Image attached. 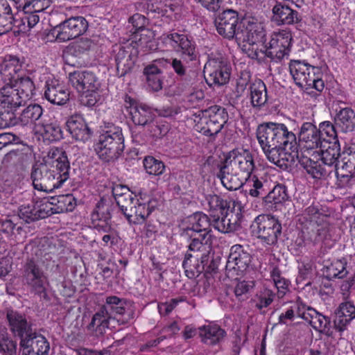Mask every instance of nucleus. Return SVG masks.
<instances>
[{"label": "nucleus", "instance_id": "48", "mask_svg": "<svg viewBox=\"0 0 355 355\" xmlns=\"http://www.w3.org/2000/svg\"><path fill=\"white\" fill-rule=\"evenodd\" d=\"M339 163L341 171L355 174V144L344 147Z\"/></svg>", "mask_w": 355, "mask_h": 355}, {"label": "nucleus", "instance_id": "9", "mask_svg": "<svg viewBox=\"0 0 355 355\" xmlns=\"http://www.w3.org/2000/svg\"><path fill=\"white\" fill-rule=\"evenodd\" d=\"M252 232L261 243L274 245L282 234V224L273 216L261 214L257 216L251 225Z\"/></svg>", "mask_w": 355, "mask_h": 355}, {"label": "nucleus", "instance_id": "30", "mask_svg": "<svg viewBox=\"0 0 355 355\" xmlns=\"http://www.w3.org/2000/svg\"><path fill=\"white\" fill-rule=\"evenodd\" d=\"M44 97L50 103L58 105L65 104L69 100L68 89L57 80L47 81Z\"/></svg>", "mask_w": 355, "mask_h": 355}, {"label": "nucleus", "instance_id": "15", "mask_svg": "<svg viewBox=\"0 0 355 355\" xmlns=\"http://www.w3.org/2000/svg\"><path fill=\"white\" fill-rule=\"evenodd\" d=\"M88 22L82 16L71 17L54 27L52 34L59 42L79 37L86 32Z\"/></svg>", "mask_w": 355, "mask_h": 355}, {"label": "nucleus", "instance_id": "38", "mask_svg": "<svg viewBox=\"0 0 355 355\" xmlns=\"http://www.w3.org/2000/svg\"><path fill=\"white\" fill-rule=\"evenodd\" d=\"M347 261L345 258L334 259L330 263L325 264L322 269L324 277L329 280L334 279H343L349 273L347 268Z\"/></svg>", "mask_w": 355, "mask_h": 355}, {"label": "nucleus", "instance_id": "20", "mask_svg": "<svg viewBox=\"0 0 355 355\" xmlns=\"http://www.w3.org/2000/svg\"><path fill=\"white\" fill-rule=\"evenodd\" d=\"M21 355H48L50 345L47 339L34 331L33 335L19 342Z\"/></svg>", "mask_w": 355, "mask_h": 355}, {"label": "nucleus", "instance_id": "46", "mask_svg": "<svg viewBox=\"0 0 355 355\" xmlns=\"http://www.w3.org/2000/svg\"><path fill=\"white\" fill-rule=\"evenodd\" d=\"M125 300L115 295L106 297L105 304L101 307L110 318L116 315H123L125 312Z\"/></svg>", "mask_w": 355, "mask_h": 355}, {"label": "nucleus", "instance_id": "3", "mask_svg": "<svg viewBox=\"0 0 355 355\" xmlns=\"http://www.w3.org/2000/svg\"><path fill=\"white\" fill-rule=\"evenodd\" d=\"M114 195L116 204L128 221L135 225L144 223L158 206L156 198H138L128 192Z\"/></svg>", "mask_w": 355, "mask_h": 355}, {"label": "nucleus", "instance_id": "19", "mask_svg": "<svg viewBox=\"0 0 355 355\" xmlns=\"http://www.w3.org/2000/svg\"><path fill=\"white\" fill-rule=\"evenodd\" d=\"M17 107H9L8 111L12 114V124L9 127L15 125L21 126L40 125L42 121L44 110L41 105L37 103L30 104L22 110L19 116H16L15 110Z\"/></svg>", "mask_w": 355, "mask_h": 355}, {"label": "nucleus", "instance_id": "35", "mask_svg": "<svg viewBox=\"0 0 355 355\" xmlns=\"http://www.w3.org/2000/svg\"><path fill=\"white\" fill-rule=\"evenodd\" d=\"M201 341L207 345H216L226 337V331L219 325L214 323L205 324L198 328Z\"/></svg>", "mask_w": 355, "mask_h": 355}, {"label": "nucleus", "instance_id": "55", "mask_svg": "<svg viewBox=\"0 0 355 355\" xmlns=\"http://www.w3.org/2000/svg\"><path fill=\"white\" fill-rule=\"evenodd\" d=\"M276 295L277 293L268 288H261L254 295L255 307L259 310L268 307L275 299Z\"/></svg>", "mask_w": 355, "mask_h": 355}, {"label": "nucleus", "instance_id": "34", "mask_svg": "<svg viewBox=\"0 0 355 355\" xmlns=\"http://www.w3.org/2000/svg\"><path fill=\"white\" fill-rule=\"evenodd\" d=\"M197 64L182 63L177 58L171 60V65L181 81L188 86H192L197 83L199 73L197 69H190Z\"/></svg>", "mask_w": 355, "mask_h": 355}, {"label": "nucleus", "instance_id": "54", "mask_svg": "<svg viewBox=\"0 0 355 355\" xmlns=\"http://www.w3.org/2000/svg\"><path fill=\"white\" fill-rule=\"evenodd\" d=\"M309 73H307L305 86H313L318 91H323L324 82L322 80L323 73L321 67L309 64Z\"/></svg>", "mask_w": 355, "mask_h": 355}, {"label": "nucleus", "instance_id": "43", "mask_svg": "<svg viewBox=\"0 0 355 355\" xmlns=\"http://www.w3.org/2000/svg\"><path fill=\"white\" fill-rule=\"evenodd\" d=\"M92 45V42L88 38H81L80 40L71 43L65 51V62L67 64L75 66V63H71L69 61V57H80L82 55L89 51Z\"/></svg>", "mask_w": 355, "mask_h": 355}, {"label": "nucleus", "instance_id": "53", "mask_svg": "<svg viewBox=\"0 0 355 355\" xmlns=\"http://www.w3.org/2000/svg\"><path fill=\"white\" fill-rule=\"evenodd\" d=\"M51 3L52 0H21L17 10H22L25 13L40 12L49 8Z\"/></svg>", "mask_w": 355, "mask_h": 355}, {"label": "nucleus", "instance_id": "27", "mask_svg": "<svg viewBox=\"0 0 355 355\" xmlns=\"http://www.w3.org/2000/svg\"><path fill=\"white\" fill-rule=\"evenodd\" d=\"M67 131L76 141L85 142L91 137L92 132L84 118L79 115H72L66 121Z\"/></svg>", "mask_w": 355, "mask_h": 355}, {"label": "nucleus", "instance_id": "4", "mask_svg": "<svg viewBox=\"0 0 355 355\" xmlns=\"http://www.w3.org/2000/svg\"><path fill=\"white\" fill-rule=\"evenodd\" d=\"M105 130L95 144V151L104 162H114L122 155L124 148V137L122 129L113 123H107Z\"/></svg>", "mask_w": 355, "mask_h": 355}, {"label": "nucleus", "instance_id": "18", "mask_svg": "<svg viewBox=\"0 0 355 355\" xmlns=\"http://www.w3.org/2000/svg\"><path fill=\"white\" fill-rule=\"evenodd\" d=\"M309 157L302 153L300 155L297 152L295 158L298 159L300 166L306 171V173L313 179L326 180L332 174V169L325 165V164L315 155V153Z\"/></svg>", "mask_w": 355, "mask_h": 355}, {"label": "nucleus", "instance_id": "37", "mask_svg": "<svg viewBox=\"0 0 355 355\" xmlns=\"http://www.w3.org/2000/svg\"><path fill=\"white\" fill-rule=\"evenodd\" d=\"M325 150H320V153L316 152V156L325 164V165L332 169L334 173L338 166V158L341 157L340 146L338 140H335Z\"/></svg>", "mask_w": 355, "mask_h": 355}, {"label": "nucleus", "instance_id": "61", "mask_svg": "<svg viewBox=\"0 0 355 355\" xmlns=\"http://www.w3.org/2000/svg\"><path fill=\"white\" fill-rule=\"evenodd\" d=\"M112 205L104 199H101L96 204L91 215V220L111 219Z\"/></svg>", "mask_w": 355, "mask_h": 355}, {"label": "nucleus", "instance_id": "1", "mask_svg": "<svg viewBox=\"0 0 355 355\" xmlns=\"http://www.w3.org/2000/svg\"><path fill=\"white\" fill-rule=\"evenodd\" d=\"M258 141L268 159L286 169L295 162L297 144L295 135L284 123H264L257 130Z\"/></svg>", "mask_w": 355, "mask_h": 355}, {"label": "nucleus", "instance_id": "22", "mask_svg": "<svg viewBox=\"0 0 355 355\" xmlns=\"http://www.w3.org/2000/svg\"><path fill=\"white\" fill-rule=\"evenodd\" d=\"M0 67V74L5 87L13 82H16V80L19 79V76L24 73L22 62L16 55H6Z\"/></svg>", "mask_w": 355, "mask_h": 355}, {"label": "nucleus", "instance_id": "7", "mask_svg": "<svg viewBox=\"0 0 355 355\" xmlns=\"http://www.w3.org/2000/svg\"><path fill=\"white\" fill-rule=\"evenodd\" d=\"M35 89L32 78L24 73L16 82L3 87L1 92L10 107H19L33 96Z\"/></svg>", "mask_w": 355, "mask_h": 355}, {"label": "nucleus", "instance_id": "32", "mask_svg": "<svg viewBox=\"0 0 355 355\" xmlns=\"http://www.w3.org/2000/svg\"><path fill=\"white\" fill-rule=\"evenodd\" d=\"M209 256L205 254H193L189 252H187L184 259L182 262V267L185 270L186 275L190 278L198 277L205 270V262L207 261Z\"/></svg>", "mask_w": 355, "mask_h": 355}, {"label": "nucleus", "instance_id": "47", "mask_svg": "<svg viewBox=\"0 0 355 355\" xmlns=\"http://www.w3.org/2000/svg\"><path fill=\"white\" fill-rule=\"evenodd\" d=\"M115 49V62L117 74L119 76H125L131 69L132 62L130 53L123 46H118Z\"/></svg>", "mask_w": 355, "mask_h": 355}, {"label": "nucleus", "instance_id": "11", "mask_svg": "<svg viewBox=\"0 0 355 355\" xmlns=\"http://www.w3.org/2000/svg\"><path fill=\"white\" fill-rule=\"evenodd\" d=\"M231 69L226 59L221 57L209 58L204 67L206 83L210 87L225 85L230 80Z\"/></svg>", "mask_w": 355, "mask_h": 355}, {"label": "nucleus", "instance_id": "17", "mask_svg": "<svg viewBox=\"0 0 355 355\" xmlns=\"http://www.w3.org/2000/svg\"><path fill=\"white\" fill-rule=\"evenodd\" d=\"M242 20L237 11L232 9L223 10L215 19L218 33L228 40H236L239 26Z\"/></svg>", "mask_w": 355, "mask_h": 355}, {"label": "nucleus", "instance_id": "10", "mask_svg": "<svg viewBox=\"0 0 355 355\" xmlns=\"http://www.w3.org/2000/svg\"><path fill=\"white\" fill-rule=\"evenodd\" d=\"M22 282L32 293L46 298V277L38 262L30 259L24 263L21 272Z\"/></svg>", "mask_w": 355, "mask_h": 355}, {"label": "nucleus", "instance_id": "63", "mask_svg": "<svg viewBox=\"0 0 355 355\" xmlns=\"http://www.w3.org/2000/svg\"><path fill=\"white\" fill-rule=\"evenodd\" d=\"M270 276L274 282L275 286L277 290L278 297L282 298L288 290L290 282L282 277L281 271L277 267H274L270 272Z\"/></svg>", "mask_w": 355, "mask_h": 355}, {"label": "nucleus", "instance_id": "25", "mask_svg": "<svg viewBox=\"0 0 355 355\" xmlns=\"http://www.w3.org/2000/svg\"><path fill=\"white\" fill-rule=\"evenodd\" d=\"M299 139L304 142L306 147L309 149L326 147L324 144L325 137H322L318 128L310 122L302 123L299 132Z\"/></svg>", "mask_w": 355, "mask_h": 355}, {"label": "nucleus", "instance_id": "52", "mask_svg": "<svg viewBox=\"0 0 355 355\" xmlns=\"http://www.w3.org/2000/svg\"><path fill=\"white\" fill-rule=\"evenodd\" d=\"M111 319L105 311L101 309L92 317L91 322L87 326L89 331H95L96 334H103L108 328L109 320Z\"/></svg>", "mask_w": 355, "mask_h": 355}, {"label": "nucleus", "instance_id": "40", "mask_svg": "<svg viewBox=\"0 0 355 355\" xmlns=\"http://www.w3.org/2000/svg\"><path fill=\"white\" fill-rule=\"evenodd\" d=\"M129 22L132 24L134 31V38L139 45H143L150 40V36H148L146 33H141L140 32H146L150 33L149 30L145 29L148 23V19L139 13H135L129 18Z\"/></svg>", "mask_w": 355, "mask_h": 355}, {"label": "nucleus", "instance_id": "2", "mask_svg": "<svg viewBox=\"0 0 355 355\" xmlns=\"http://www.w3.org/2000/svg\"><path fill=\"white\" fill-rule=\"evenodd\" d=\"M48 157L50 162L35 163L31 173L34 189L46 193L60 188L69 179L70 171L68 157L62 149H51Z\"/></svg>", "mask_w": 355, "mask_h": 355}, {"label": "nucleus", "instance_id": "23", "mask_svg": "<svg viewBox=\"0 0 355 355\" xmlns=\"http://www.w3.org/2000/svg\"><path fill=\"white\" fill-rule=\"evenodd\" d=\"M125 103H129L128 108L132 122L137 125L144 126L154 120L153 109L143 103H138L130 96H125Z\"/></svg>", "mask_w": 355, "mask_h": 355}, {"label": "nucleus", "instance_id": "36", "mask_svg": "<svg viewBox=\"0 0 355 355\" xmlns=\"http://www.w3.org/2000/svg\"><path fill=\"white\" fill-rule=\"evenodd\" d=\"M334 118L336 126L341 132L347 133L355 130V111L349 107H339Z\"/></svg>", "mask_w": 355, "mask_h": 355}, {"label": "nucleus", "instance_id": "56", "mask_svg": "<svg viewBox=\"0 0 355 355\" xmlns=\"http://www.w3.org/2000/svg\"><path fill=\"white\" fill-rule=\"evenodd\" d=\"M206 200L210 211H219L220 214L231 209L232 206L231 204L233 202H240L238 200H223L216 194L208 195L206 197Z\"/></svg>", "mask_w": 355, "mask_h": 355}, {"label": "nucleus", "instance_id": "64", "mask_svg": "<svg viewBox=\"0 0 355 355\" xmlns=\"http://www.w3.org/2000/svg\"><path fill=\"white\" fill-rule=\"evenodd\" d=\"M336 124L334 125L331 122L326 121L320 123L318 130H320V135L325 137V141H324V144L327 143H331L335 140H338L337 137V132L336 130Z\"/></svg>", "mask_w": 355, "mask_h": 355}, {"label": "nucleus", "instance_id": "60", "mask_svg": "<svg viewBox=\"0 0 355 355\" xmlns=\"http://www.w3.org/2000/svg\"><path fill=\"white\" fill-rule=\"evenodd\" d=\"M0 354L1 355H18L17 341L6 331L0 334Z\"/></svg>", "mask_w": 355, "mask_h": 355}, {"label": "nucleus", "instance_id": "6", "mask_svg": "<svg viewBox=\"0 0 355 355\" xmlns=\"http://www.w3.org/2000/svg\"><path fill=\"white\" fill-rule=\"evenodd\" d=\"M292 36L289 32L282 31L273 33L268 44H262L258 51L256 49L253 58L261 60L265 57L269 58L272 61L279 62L285 56H288L291 46Z\"/></svg>", "mask_w": 355, "mask_h": 355}, {"label": "nucleus", "instance_id": "29", "mask_svg": "<svg viewBox=\"0 0 355 355\" xmlns=\"http://www.w3.org/2000/svg\"><path fill=\"white\" fill-rule=\"evenodd\" d=\"M272 11V19L278 25L295 24L302 20V16L297 10L284 3H277Z\"/></svg>", "mask_w": 355, "mask_h": 355}, {"label": "nucleus", "instance_id": "16", "mask_svg": "<svg viewBox=\"0 0 355 355\" xmlns=\"http://www.w3.org/2000/svg\"><path fill=\"white\" fill-rule=\"evenodd\" d=\"M226 164L248 179L255 168L253 154L248 149H234L228 153L224 159Z\"/></svg>", "mask_w": 355, "mask_h": 355}, {"label": "nucleus", "instance_id": "21", "mask_svg": "<svg viewBox=\"0 0 355 355\" xmlns=\"http://www.w3.org/2000/svg\"><path fill=\"white\" fill-rule=\"evenodd\" d=\"M218 172L216 175L223 184L230 191L240 189L248 179L239 171L230 166L225 161L218 165Z\"/></svg>", "mask_w": 355, "mask_h": 355}, {"label": "nucleus", "instance_id": "24", "mask_svg": "<svg viewBox=\"0 0 355 355\" xmlns=\"http://www.w3.org/2000/svg\"><path fill=\"white\" fill-rule=\"evenodd\" d=\"M188 225L183 227L180 236H192V234L198 235L203 233L211 234L210 227L211 219L202 212H196L189 216Z\"/></svg>", "mask_w": 355, "mask_h": 355}, {"label": "nucleus", "instance_id": "5", "mask_svg": "<svg viewBox=\"0 0 355 355\" xmlns=\"http://www.w3.org/2000/svg\"><path fill=\"white\" fill-rule=\"evenodd\" d=\"M69 81L80 94L83 105L92 107L100 98L98 94L101 83L94 73L89 71H75L69 73Z\"/></svg>", "mask_w": 355, "mask_h": 355}, {"label": "nucleus", "instance_id": "8", "mask_svg": "<svg viewBox=\"0 0 355 355\" xmlns=\"http://www.w3.org/2000/svg\"><path fill=\"white\" fill-rule=\"evenodd\" d=\"M164 42L179 55L180 58H176L177 60L186 64L198 63L200 53L191 36L173 32L166 35Z\"/></svg>", "mask_w": 355, "mask_h": 355}, {"label": "nucleus", "instance_id": "51", "mask_svg": "<svg viewBox=\"0 0 355 355\" xmlns=\"http://www.w3.org/2000/svg\"><path fill=\"white\" fill-rule=\"evenodd\" d=\"M286 187L282 184H278L272 190H269L268 194L263 197V204H281L288 199Z\"/></svg>", "mask_w": 355, "mask_h": 355}, {"label": "nucleus", "instance_id": "33", "mask_svg": "<svg viewBox=\"0 0 355 355\" xmlns=\"http://www.w3.org/2000/svg\"><path fill=\"white\" fill-rule=\"evenodd\" d=\"M355 318V306L350 302L341 303L335 311L334 328L342 332L345 331L352 320Z\"/></svg>", "mask_w": 355, "mask_h": 355}, {"label": "nucleus", "instance_id": "62", "mask_svg": "<svg viewBox=\"0 0 355 355\" xmlns=\"http://www.w3.org/2000/svg\"><path fill=\"white\" fill-rule=\"evenodd\" d=\"M18 216L27 223L38 220L35 202L32 200L19 206L18 209Z\"/></svg>", "mask_w": 355, "mask_h": 355}, {"label": "nucleus", "instance_id": "57", "mask_svg": "<svg viewBox=\"0 0 355 355\" xmlns=\"http://www.w3.org/2000/svg\"><path fill=\"white\" fill-rule=\"evenodd\" d=\"M197 127L199 132L203 135L210 137L213 139H214L222 130L219 125L213 122L207 115L200 119Z\"/></svg>", "mask_w": 355, "mask_h": 355}, {"label": "nucleus", "instance_id": "28", "mask_svg": "<svg viewBox=\"0 0 355 355\" xmlns=\"http://www.w3.org/2000/svg\"><path fill=\"white\" fill-rule=\"evenodd\" d=\"M301 318L309 322L315 331L320 332H329L330 331V318L319 313L305 303L301 313Z\"/></svg>", "mask_w": 355, "mask_h": 355}, {"label": "nucleus", "instance_id": "49", "mask_svg": "<svg viewBox=\"0 0 355 355\" xmlns=\"http://www.w3.org/2000/svg\"><path fill=\"white\" fill-rule=\"evenodd\" d=\"M291 305L282 313L278 319V323L281 324H287L288 322L294 320L295 316L301 318V313L304 307V302L298 297L296 301L291 302Z\"/></svg>", "mask_w": 355, "mask_h": 355}, {"label": "nucleus", "instance_id": "13", "mask_svg": "<svg viewBox=\"0 0 355 355\" xmlns=\"http://www.w3.org/2000/svg\"><path fill=\"white\" fill-rule=\"evenodd\" d=\"M231 205V209L220 215H211V226L221 233L234 232L240 226L244 207L241 202H233Z\"/></svg>", "mask_w": 355, "mask_h": 355}, {"label": "nucleus", "instance_id": "31", "mask_svg": "<svg viewBox=\"0 0 355 355\" xmlns=\"http://www.w3.org/2000/svg\"><path fill=\"white\" fill-rule=\"evenodd\" d=\"M328 231V223L325 220H309L305 223L302 233L305 239L317 243L326 238Z\"/></svg>", "mask_w": 355, "mask_h": 355}, {"label": "nucleus", "instance_id": "44", "mask_svg": "<svg viewBox=\"0 0 355 355\" xmlns=\"http://www.w3.org/2000/svg\"><path fill=\"white\" fill-rule=\"evenodd\" d=\"M250 98L253 107H261L267 102V90L265 83L260 79L251 84Z\"/></svg>", "mask_w": 355, "mask_h": 355}, {"label": "nucleus", "instance_id": "26", "mask_svg": "<svg viewBox=\"0 0 355 355\" xmlns=\"http://www.w3.org/2000/svg\"><path fill=\"white\" fill-rule=\"evenodd\" d=\"M251 255L241 245L232 246L228 256L226 268L239 272L245 271L251 262Z\"/></svg>", "mask_w": 355, "mask_h": 355}, {"label": "nucleus", "instance_id": "14", "mask_svg": "<svg viewBox=\"0 0 355 355\" xmlns=\"http://www.w3.org/2000/svg\"><path fill=\"white\" fill-rule=\"evenodd\" d=\"M236 40L250 45L266 43V31L263 24L257 18L248 17L241 21Z\"/></svg>", "mask_w": 355, "mask_h": 355}, {"label": "nucleus", "instance_id": "45", "mask_svg": "<svg viewBox=\"0 0 355 355\" xmlns=\"http://www.w3.org/2000/svg\"><path fill=\"white\" fill-rule=\"evenodd\" d=\"M144 75L148 85L153 91L157 92L162 89L163 80H162V71L156 65L151 64L146 67L144 70Z\"/></svg>", "mask_w": 355, "mask_h": 355}, {"label": "nucleus", "instance_id": "41", "mask_svg": "<svg viewBox=\"0 0 355 355\" xmlns=\"http://www.w3.org/2000/svg\"><path fill=\"white\" fill-rule=\"evenodd\" d=\"M182 238L186 240H191L188 246V251L193 254H198V252L206 251L207 248H209L211 245L212 235L209 233H203L202 234H192V236H181Z\"/></svg>", "mask_w": 355, "mask_h": 355}, {"label": "nucleus", "instance_id": "12", "mask_svg": "<svg viewBox=\"0 0 355 355\" xmlns=\"http://www.w3.org/2000/svg\"><path fill=\"white\" fill-rule=\"evenodd\" d=\"M3 314L8 329L14 337L18 338L21 341L24 338L33 335L36 329L33 328V324L28 320L25 313L8 306L4 309Z\"/></svg>", "mask_w": 355, "mask_h": 355}, {"label": "nucleus", "instance_id": "59", "mask_svg": "<svg viewBox=\"0 0 355 355\" xmlns=\"http://www.w3.org/2000/svg\"><path fill=\"white\" fill-rule=\"evenodd\" d=\"M144 168L147 173L155 176L164 174L166 166L164 162L153 156H147L143 161Z\"/></svg>", "mask_w": 355, "mask_h": 355}, {"label": "nucleus", "instance_id": "58", "mask_svg": "<svg viewBox=\"0 0 355 355\" xmlns=\"http://www.w3.org/2000/svg\"><path fill=\"white\" fill-rule=\"evenodd\" d=\"M205 115L216 123L223 129L229 119L226 109L219 105H213L205 110Z\"/></svg>", "mask_w": 355, "mask_h": 355}, {"label": "nucleus", "instance_id": "50", "mask_svg": "<svg viewBox=\"0 0 355 355\" xmlns=\"http://www.w3.org/2000/svg\"><path fill=\"white\" fill-rule=\"evenodd\" d=\"M40 127L43 139L48 142L57 141L63 137L62 128L55 121L49 123L42 122Z\"/></svg>", "mask_w": 355, "mask_h": 355}, {"label": "nucleus", "instance_id": "39", "mask_svg": "<svg viewBox=\"0 0 355 355\" xmlns=\"http://www.w3.org/2000/svg\"><path fill=\"white\" fill-rule=\"evenodd\" d=\"M250 186L248 194L253 198H261L263 201L268 191L270 189V183L266 178L252 175L246 181Z\"/></svg>", "mask_w": 355, "mask_h": 355}, {"label": "nucleus", "instance_id": "42", "mask_svg": "<svg viewBox=\"0 0 355 355\" xmlns=\"http://www.w3.org/2000/svg\"><path fill=\"white\" fill-rule=\"evenodd\" d=\"M309 69V63L305 61L291 60L289 64L290 73L296 85L300 88L305 86Z\"/></svg>", "mask_w": 355, "mask_h": 355}]
</instances>
